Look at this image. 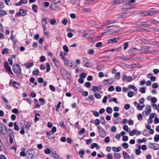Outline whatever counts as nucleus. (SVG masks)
Wrapping results in <instances>:
<instances>
[{
  "label": "nucleus",
  "instance_id": "obj_48",
  "mask_svg": "<svg viewBox=\"0 0 159 159\" xmlns=\"http://www.w3.org/2000/svg\"><path fill=\"white\" fill-rule=\"evenodd\" d=\"M120 73L119 72H117L115 75V77L117 79H119L120 78Z\"/></svg>",
  "mask_w": 159,
  "mask_h": 159
},
{
  "label": "nucleus",
  "instance_id": "obj_59",
  "mask_svg": "<svg viewBox=\"0 0 159 159\" xmlns=\"http://www.w3.org/2000/svg\"><path fill=\"white\" fill-rule=\"evenodd\" d=\"M124 107H125V108L126 110H127L129 109V108L130 107V106L129 104H125Z\"/></svg>",
  "mask_w": 159,
  "mask_h": 159
},
{
  "label": "nucleus",
  "instance_id": "obj_11",
  "mask_svg": "<svg viewBox=\"0 0 159 159\" xmlns=\"http://www.w3.org/2000/svg\"><path fill=\"white\" fill-rule=\"evenodd\" d=\"M19 11L20 12V14L22 16H24L26 14V11L24 9H20Z\"/></svg>",
  "mask_w": 159,
  "mask_h": 159
},
{
  "label": "nucleus",
  "instance_id": "obj_22",
  "mask_svg": "<svg viewBox=\"0 0 159 159\" xmlns=\"http://www.w3.org/2000/svg\"><path fill=\"white\" fill-rule=\"evenodd\" d=\"M7 14V13L4 11L0 9V16H3Z\"/></svg>",
  "mask_w": 159,
  "mask_h": 159
},
{
  "label": "nucleus",
  "instance_id": "obj_25",
  "mask_svg": "<svg viewBox=\"0 0 159 159\" xmlns=\"http://www.w3.org/2000/svg\"><path fill=\"white\" fill-rule=\"evenodd\" d=\"M114 157L116 158L120 159L121 157V155L120 153H114Z\"/></svg>",
  "mask_w": 159,
  "mask_h": 159
},
{
  "label": "nucleus",
  "instance_id": "obj_58",
  "mask_svg": "<svg viewBox=\"0 0 159 159\" xmlns=\"http://www.w3.org/2000/svg\"><path fill=\"white\" fill-rule=\"evenodd\" d=\"M104 140L105 143H108L110 141V138L109 137H107Z\"/></svg>",
  "mask_w": 159,
  "mask_h": 159
},
{
  "label": "nucleus",
  "instance_id": "obj_55",
  "mask_svg": "<svg viewBox=\"0 0 159 159\" xmlns=\"http://www.w3.org/2000/svg\"><path fill=\"white\" fill-rule=\"evenodd\" d=\"M44 152L46 154H49L51 152V151L49 148H47L45 150Z\"/></svg>",
  "mask_w": 159,
  "mask_h": 159
},
{
  "label": "nucleus",
  "instance_id": "obj_53",
  "mask_svg": "<svg viewBox=\"0 0 159 159\" xmlns=\"http://www.w3.org/2000/svg\"><path fill=\"white\" fill-rule=\"evenodd\" d=\"M92 112H93V115L95 116L98 117L99 116V114L97 111H92Z\"/></svg>",
  "mask_w": 159,
  "mask_h": 159
},
{
  "label": "nucleus",
  "instance_id": "obj_19",
  "mask_svg": "<svg viewBox=\"0 0 159 159\" xmlns=\"http://www.w3.org/2000/svg\"><path fill=\"white\" fill-rule=\"evenodd\" d=\"M94 91V92L95 93V97L97 99H100L101 98V96L99 94L96 93V91H98V90H93Z\"/></svg>",
  "mask_w": 159,
  "mask_h": 159
},
{
  "label": "nucleus",
  "instance_id": "obj_50",
  "mask_svg": "<svg viewBox=\"0 0 159 159\" xmlns=\"http://www.w3.org/2000/svg\"><path fill=\"white\" fill-rule=\"evenodd\" d=\"M107 156L108 159H113L112 157V154L111 153H109L107 154Z\"/></svg>",
  "mask_w": 159,
  "mask_h": 159
},
{
  "label": "nucleus",
  "instance_id": "obj_54",
  "mask_svg": "<svg viewBox=\"0 0 159 159\" xmlns=\"http://www.w3.org/2000/svg\"><path fill=\"white\" fill-rule=\"evenodd\" d=\"M150 79L151 81L154 82L156 80V78L155 76H151Z\"/></svg>",
  "mask_w": 159,
  "mask_h": 159
},
{
  "label": "nucleus",
  "instance_id": "obj_30",
  "mask_svg": "<svg viewBox=\"0 0 159 159\" xmlns=\"http://www.w3.org/2000/svg\"><path fill=\"white\" fill-rule=\"evenodd\" d=\"M128 89H137V88L134 85L130 84L129 85L128 87Z\"/></svg>",
  "mask_w": 159,
  "mask_h": 159
},
{
  "label": "nucleus",
  "instance_id": "obj_60",
  "mask_svg": "<svg viewBox=\"0 0 159 159\" xmlns=\"http://www.w3.org/2000/svg\"><path fill=\"white\" fill-rule=\"evenodd\" d=\"M94 123L96 125H98L100 124V121L98 119H96L95 120Z\"/></svg>",
  "mask_w": 159,
  "mask_h": 159
},
{
  "label": "nucleus",
  "instance_id": "obj_42",
  "mask_svg": "<svg viewBox=\"0 0 159 159\" xmlns=\"http://www.w3.org/2000/svg\"><path fill=\"white\" fill-rule=\"evenodd\" d=\"M86 76V74L85 73H83L80 75V77L81 78H84Z\"/></svg>",
  "mask_w": 159,
  "mask_h": 159
},
{
  "label": "nucleus",
  "instance_id": "obj_33",
  "mask_svg": "<svg viewBox=\"0 0 159 159\" xmlns=\"http://www.w3.org/2000/svg\"><path fill=\"white\" fill-rule=\"evenodd\" d=\"M16 122H15L14 123V129L16 130L17 131H18L19 130L20 128H19V127L16 124Z\"/></svg>",
  "mask_w": 159,
  "mask_h": 159
},
{
  "label": "nucleus",
  "instance_id": "obj_62",
  "mask_svg": "<svg viewBox=\"0 0 159 159\" xmlns=\"http://www.w3.org/2000/svg\"><path fill=\"white\" fill-rule=\"evenodd\" d=\"M66 72V70L64 69H61V74L62 75H64V72Z\"/></svg>",
  "mask_w": 159,
  "mask_h": 159
},
{
  "label": "nucleus",
  "instance_id": "obj_63",
  "mask_svg": "<svg viewBox=\"0 0 159 159\" xmlns=\"http://www.w3.org/2000/svg\"><path fill=\"white\" fill-rule=\"evenodd\" d=\"M123 129L126 131H128V127L126 125H125L123 126Z\"/></svg>",
  "mask_w": 159,
  "mask_h": 159
},
{
  "label": "nucleus",
  "instance_id": "obj_20",
  "mask_svg": "<svg viewBox=\"0 0 159 159\" xmlns=\"http://www.w3.org/2000/svg\"><path fill=\"white\" fill-rule=\"evenodd\" d=\"M38 7L35 4H33L32 6V9L35 12H36L37 11Z\"/></svg>",
  "mask_w": 159,
  "mask_h": 159
},
{
  "label": "nucleus",
  "instance_id": "obj_21",
  "mask_svg": "<svg viewBox=\"0 0 159 159\" xmlns=\"http://www.w3.org/2000/svg\"><path fill=\"white\" fill-rule=\"evenodd\" d=\"M13 85L15 87L16 89H19L20 86V83L16 82H14Z\"/></svg>",
  "mask_w": 159,
  "mask_h": 159
},
{
  "label": "nucleus",
  "instance_id": "obj_52",
  "mask_svg": "<svg viewBox=\"0 0 159 159\" xmlns=\"http://www.w3.org/2000/svg\"><path fill=\"white\" fill-rule=\"evenodd\" d=\"M12 112L15 114L18 113V110L17 108L13 109L12 110Z\"/></svg>",
  "mask_w": 159,
  "mask_h": 159
},
{
  "label": "nucleus",
  "instance_id": "obj_27",
  "mask_svg": "<svg viewBox=\"0 0 159 159\" xmlns=\"http://www.w3.org/2000/svg\"><path fill=\"white\" fill-rule=\"evenodd\" d=\"M136 93H133L132 91H129L128 93V95L129 97H131L133 96V95H135Z\"/></svg>",
  "mask_w": 159,
  "mask_h": 159
},
{
  "label": "nucleus",
  "instance_id": "obj_23",
  "mask_svg": "<svg viewBox=\"0 0 159 159\" xmlns=\"http://www.w3.org/2000/svg\"><path fill=\"white\" fill-rule=\"evenodd\" d=\"M113 110L110 107H108L106 109V111L109 114H111Z\"/></svg>",
  "mask_w": 159,
  "mask_h": 159
},
{
  "label": "nucleus",
  "instance_id": "obj_24",
  "mask_svg": "<svg viewBox=\"0 0 159 159\" xmlns=\"http://www.w3.org/2000/svg\"><path fill=\"white\" fill-rule=\"evenodd\" d=\"M49 19L47 18H44L42 20V23H44V25H46L49 21Z\"/></svg>",
  "mask_w": 159,
  "mask_h": 159
},
{
  "label": "nucleus",
  "instance_id": "obj_47",
  "mask_svg": "<svg viewBox=\"0 0 159 159\" xmlns=\"http://www.w3.org/2000/svg\"><path fill=\"white\" fill-rule=\"evenodd\" d=\"M67 19L66 18L64 19L62 21V23L65 25H66L67 22Z\"/></svg>",
  "mask_w": 159,
  "mask_h": 159
},
{
  "label": "nucleus",
  "instance_id": "obj_4",
  "mask_svg": "<svg viewBox=\"0 0 159 159\" xmlns=\"http://www.w3.org/2000/svg\"><path fill=\"white\" fill-rule=\"evenodd\" d=\"M149 145L151 148H152L155 150H157L159 148L158 144L156 143H150Z\"/></svg>",
  "mask_w": 159,
  "mask_h": 159
},
{
  "label": "nucleus",
  "instance_id": "obj_1",
  "mask_svg": "<svg viewBox=\"0 0 159 159\" xmlns=\"http://www.w3.org/2000/svg\"><path fill=\"white\" fill-rule=\"evenodd\" d=\"M14 71L16 73H18L21 72V68L18 64H15L14 65Z\"/></svg>",
  "mask_w": 159,
  "mask_h": 159
},
{
  "label": "nucleus",
  "instance_id": "obj_13",
  "mask_svg": "<svg viewBox=\"0 0 159 159\" xmlns=\"http://www.w3.org/2000/svg\"><path fill=\"white\" fill-rule=\"evenodd\" d=\"M123 153L125 159H130L129 155L125 151H123Z\"/></svg>",
  "mask_w": 159,
  "mask_h": 159
},
{
  "label": "nucleus",
  "instance_id": "obj_12",
  "mask_svg": "<svg viewBox=\"0 0 159 159\" xmlns=\"http://www.w3.org/2000/svg\"><path fill=\"white\" fill-rule=\"evenodd\" d=\"M79 154L80 157L83 158L84 157V155L85 153V151L84 150L82 149L78 152Z\"/></svg>",
  "mask_w": 159,
  "mask_h": 159
},
{
  "label": "nucleus",
  "instance_id": "obj_36",
  "mask_svg": "<svg viewBox=\"0 0 159 159\" xmlns=\"http://www.w3.org/2000/svg\"><path fill=\"white\" fill-rule=\"evenodd\" d=\"M2 53L3 54H4L5 53H8V49L7 48L4 49L2 51Z\"/></svg>",
  "mask_w": 159,
  "mask_h": 159
},
{
  "label": "nucleus",
  "instance_id": "obj_51",
  "mask_svg": "<svg viewBox=\"0 0 159 159\" xmlns=\"http://www.w3.org/2000/svg\"><path fill=\"white\" fill-rule=\"evenodd\" d=\"M144 106V105L139 104V106H138V108L139 109V110H142Z\"/></svg>",
  "mask_w": 159,
  "mask_h": 159
},
{
  "label": "nucleus",
  "instance_id": "obj_15",
  "mask_svg": "<svg viewBox=\"0 0 159 159\" xmlns=\"http://www.w3.org/2000/svg\"><path fill=\"white\" fill-rule=\"evenodd\" d=\"M51 156L55 159H59V156L56 153H52L51 154Z\"/></svg>",
  "mask_w": 159,
  "mask_h": 159
},
{
  "label": "nucleus",
  "instance_id": "obj_18",
  "mask_svg": "<svg viewBox=\"0 0 159 159\" xmlns=\"http://www.w3.org/2000/svg\"><path fill=\"white\" fill-rule=\"evenodd\" d=\"M103 88V87L100 85L98 86H93L92 89H101Z\"/></svg>",
  "mask_w": 159,
  "mask_h": 159
},
{
  "label": "nucleus",
  "instance_id": "obj_14",
  "mask_svg": "<svg viewBox=\"0 0 159 159\" xmlns=\"http://www.w3.org/2000/svg\"><path fill=\"white\" fill-rule=\"evenodd\" d=\"M116 20L107 21L106 22H105L104 23V25H110L111 24L114 23L116 22Z\"/></svg>",
  "mask_w": 159,
  "mask_h": 159
},
{
  "label": "nucleus",
  "instance_id": "obj_56",
  "mask_svg": "<svg viewBox=\"0 0 159 159\" xmlns=\"http://www.w3.org/2000/svg\"><path fill=\"white\" fill-rule=\"evenodd\" d=\"M8 61L10 65H12V57H10L8 59Z\"/></svg>",
  "mask_w": 159,
  "mask_h": 159
},
{
  "label": "nucleus",
  "instance_id": "obj_31",
  "mask_svg": "<svg viewBox=\"0 0 159 159\" xmlns=\"http://www.w3.org/2000/svg\"><path fill=\"white\" fill-rule=\"evenodd\" d=\"M116 59H121L123 61H125L126 60H128V59H127L125 57H122L121 56H118L117 57H116Z\"/></svg>",
  "mask_w": 159,
  "mask_h": 159
},
{
  "label": "nucleus",
  "instance_id": "obj_26",
  "mask_svg": "<svg viewBox=\"0 0 159 159\" xmlns=\"http://www.w3.org/2000/svg\"><path fill=\"white\" fill-rule=\"evenodd\" d=\"M154 140L155 142H157L159 140V135L156 134L155 135Z\"/></svg>",
  "mask_w": 159,
  "mask_h": 159
},
{
  "label": "nucleus",
  "instance_id": "obj_40",
  "mask_svg": "<svg viewBox=\"0 0 159 159\" xmlns=\"http://www.w3.org/2000/svg\"><path fill=\"white\" fill-rule=\"evenodd\" d=\"M121 146H123L125 148H127L129 147V145L128 144L126 143H122Z\"/></svg>",
  "mask_w": 159,
  "mask_h": 159
},
{
  "label": "nucleus",
  "instance_id": "obj_64",
  "mask_svg": "<svg viewBox=\"0 0 159 159\" xmlns=\"http://www.w3.org/2000/svg\"><path fill=\"white\" fill-rule=\"evenodd\" d=\"M153 72L155 74H157L159 73V70L155 69L153 70Z\"/></svg>",
  "mask_w": 159,
  "mask_h": 159
},
{
  "label": "nucleus",
  "instance_id": "obj_28",
  "mask_svg": "<svg viewBox=\"0 0 159 159\" xmlns=\"http://www.w3.org/2000/svg\"><path fill=\"white\" fill-rule=\"evenodd\" d=\"M84 66L87 67H90L92 66V65L90 62H86Z\"/></svg>",
  "mask_w": 159,
  "mask_h": 159
},
{
  "label": "nucleus",
  "instance_id": "obj_5",
  "mask_svg": "<svg viewBox=\"0 0 159 159\" xmlns=\"http://www.w3.org/2000/svg\"><path fill=\"white\" fill-rule=\"evenodd\" d=\"M123 81H124L125 80L127 81L128 82H130L132 80V78L131 76H128L126 75H124L122 77Z\"/></svg>",
  "mask_w": 159,
  "mask_h": 159
},
{
  "label": "nucleus",
  "instance_id": "obj_3",
  "mask_svg": "<svg viewBox=\"0 0 159 159\" xmlns=\"http://www.w3.org/2000/svg\"><path fill=\"white\" fill-rule=\"evenodd\" d=\"M98 131L101 137L104 138L106 136V132L101 127L100 130Z\"/></svg>",
  "mask_w": 159,
  "mask_h": 159
},
{
  "label": "nucleus",
  "instance_id": "obj_29",
  "mask_svg": "<svg viewBox=\"0 0 159 159\" xmlns=\"http://www.w3.org/2000/svg\"><path fill=\"white\" fill-rule=\"evenodd\" d=\"M147 141L146 138H143L142 140H141L140 139H139L137 140V142L138 143H140L143 142H146Z\"/></svg>",
  "mask_w": 159,
  "mask_h": 159
},
{
  "label": "nucleus",
  "instance_id": "obj_61",
  "mask_svg": "<svg viewBox=\"0 0 159 159\" xmlns=\"http://www.w3.org/2000/svg\"><path fill=\"white\" fill-rule=\"evenodd\" d=\"M138 119L139 120L141 121L143 119V117L142 114H139L138 116Z\"/></svg>",
  "mask_w": 159,
  "mask_h": 159
},
{
  "label": "nucleus",
  "instance_id": "obj_41",
  "mask_svg": "<svg viewBox=\"0 0 159 159\" xmlns=\"http://www.w3.org/2000/svg\"><path fill=\"white\" fill-rule=\"evenodd\" d=\"M85 129L84 128H82L79 132V135L82 134L85 132Z\"/></svg>",
  "mask_w": 159,
  "mask_h": 159
},
{
  "label": "nucleus",
  "instance_id": "obj_6",
  "mask_svg": "<svg viewBox=\"0 0 159 159\" xmlns=\"http://www.w3.org/2000/svg\"><path fill=\"white\" fill-rule=\"evenodd\" d=\"M4 67L6 70V71L8 72V71H11V67L8 65V62L6 61L4 63Z\"/></svg>",
  "mask_w": 159,
  "mask_h": 159
},
{
  "label": "nucleus",
  "instance_id": "obj_34",
  "mask_svg": "<svg viewBox=\"0 0 159 159\" xmlns=\"http://www.w3.org/2000/svg\"><path fill=\"white\" fill-rule=\"evenodd\" d=\"M46 60V58L43 56H41L40 57V61L41 62H43Z\"/></svg>",
  "mask_w": 159,
  "mask_h": 159
},
{
  "label": "nucleus",
  "instance_id": "obj_57",
  "mask_svg": "<svg viewBox=\"0 0 159 159\" xmlns=\"http://www.w3.org/2000/svg\"><path fill=\"white\" fill-rule=\"evenodd\" d=\"M116 129H117L116 126H113L111 128V130L112 132H115L116 131Z\"/></svg>",
  "mask_w": 159,
  "mask_h": 159
},
{
  "label": "nucleus",
  "instance_id": "obj_17",
  "mask_svg": "<svg viewBox=\"0 0 159 159\" xmlns=\"http://www.w3.org/2000/svg\"><path fill=\"white\" fill-rule=\"evenodd\" d=\"M112 150L116 152H119L121 150V148L120 147H118L117 148L116 147H113L112 148Z\"/></svg>",
  "mask_w": 159,
  "mask_h": 159
},
{
  "label": "nucleus",
  "instance_id": "obj_44",
  "mask_svg": "<svg viewBox=\"0 0 159 159\" xmlns=\"http://www.w3.org/2000/svg\"><path fill=\"white\" fill-rule=\"evenodd\" d=\"M109 28H108L107 26V29L103 30V32H102V33L105 34L109 32V31L110 30V29H109Z\"/></svg>",
  "mask_w": 159,
  "mask_h": 159
},
{
  "label": "nucleus",
  "instance_id": "obj_32",
  "mask_svg": "<svg viewBox=\"0 0 159 159\" xmlns=\"http://www.w3.org/2000/svg\"><path fill=\"white\" fill-rule=\"evenodd\" d=\"M39 72V70L38 69H37L36 70H34L33 71V74L36 75H38Z\"/></svg>",
  "mask_w": 159,
  "mask_h": 159
},
{
  "label": "nucleus",
  "instance_id": "obj_7",
  "mask_svg": "<svg viewBox=\"0 0 159 159\" xmlns=\"http://www.w3.org/2000/svg\"><path fill=\"white\" fill-rule=\"evenodd\" d=\"M34 63L33 62H28L24 64V65L27 69H29L34 66Z\"/></svg>",
  "mask_w": 159,
  "mask_h": 159
},
{
  "label": "nucleus",
  "instance_id": "obj_16",
  "mask_svg": "<svg viewBox=\"0 0 159 159\" xmlns=\"http://www.w3.org/2000/svg\"><path fill=\"white\" fill-rule=\"evenodd\" d=\"M11 133L9 134L10 140L9 142L11 144H12L13 142V139L11 137V135H13L12 130H11Z\"/></svg>",
  "mask_w": 159,
  "mask_h": 159
},
{
  "label": "nucleus",
  "instance_id": "obj_49",
  "mask_svg": "<svg viewBox=\"0 0 159 159\" xmlns=\"http://www.w3.org/2000/svg\"><path fill=\"white\" fill-rule=\"evenodd\" d=\"M50 22L51 24L52 25H54L56 23V21L54 19H51Z\"/></svg>",
  "mask_w": 159,
  "mask_h": 159
},
{
  "label": "nucleus",
  "instance_id": "obj_9",
  "mask_svg": "<svg viewBox=\"0 0 159 159\" xmlns=\"http://www.w3.org/2000/svg\"><path fill=\"white\" fill-rule=\"evenodd\" d=\"M113 82L112 80L111 79H107L103 81V84L105 85H107L108 84L112 83Z\"/></svg>",
  "mask_w": 159,
  "mask_h": 159
},
{
  "label": "nucleus",
  "instance_id": "obj_10",
  "mask_svg": "<svg viewBox=\"0 0 159 159\" xmlns=\"http://www.w3.org/2000/svg\"><path fill=\"white\" fill-rule=\"evenodd\" d=\"M117 39L116 38H114L108 40V43H113L117 42Z\"/></svg>",
  "mask_w": 159,
  "mask_h": 159
},
{
  "label": "nucleus",
  "instance_id": "obj_43",
  "mask_svg": "<svg viewBox=\"0 0 159 159\" xmlns=\"http://www.w3.org/2000/svg\"><path fill=\"white\" fill-rule=\"evenodd\" d=\"M47 67L46 68V71L47 72H48L50 70V66L49 64L48 63H47Z\"/></svg>",
  "mask_w": 159,
  "mask_h": 159
},
{
  "label": "nucleus",
  "instance_id": "obj_46",
  "mask_svg": "<svg viewBox=\"0 0 159 159\" xmlns=\"http://www.w3.org/2000/svg\"><path fill=\"white\" fill-rule=\"evenodd\" d=\"M85 86L88 88H89L91 85V84L89 82H86L84 84Z\"/></svg>",
  "mask_w": 159,
  "mask_h": 159
},
{
  "label": "nucleus",
  "instance_id": "obj_45",
  "mask_svg": "<svg viewBox=\"0 0 159 159\" xmlns=\"http://www.w3.org/2000/svg\"><path fill=\"white\" fill-rule=\"evenodd\" d=\"M136 133L135 129H133L132 131L129 133V135L130 136H133Z\"/></svg>",
  "mask_w": 159,
  "mask_h": 159
},
{
  "label": "nucleus",
  "instance_id": "obj_38",
  "mask_svg": "<svg viewBox=\"0 0 159 159\" xmlns=\"http://www.w3.org/2000/svg\"><path fill=\"white\" fill-rule=\"evenodd\" d=\"M145 84H146V81L145 80H142L140 82V85L141 86H143Z\"/></svg>",
  "mask_w": 159,
  "mask_h": 159
},
{
  "label": "nucleus",
  "instance_id": "obj_8",
  "mask_svg": "<svg viewBox=\"0 0 159 159\" xmlns=\"http://www.w3.org/2000/svg\"><path fill=\"white\" fill-rule=\"evenodd\" d=\"M27 156H29L31 158L33 156V151L32 149L28 150L27 152Z\"/></svg>",
  "mask_w": 159,
  "mask_h": 159
},
{
  "label": "nucleus",
  "instance_id": "obj_37",
  "mask_svg": "<svg viewBox=\"0 0 159 159\" xmlns=\"http://www.w3.org/2000/svg\"><path fill=\"white\" fill-rule=\"evenodd\" d=\"M129 45V44L128 42H126L124 43V47L123 48V49L124 50H125L127 48Z\"/></svg>",
  "mask_w": 159,
  "mask_h": 159
},
{
  "label": "nucleus",
  "instance_id": "obj_39",
  "mask_svg": "<svg viewBox=\"0 0 159 159\" xmlns=\"http://www.w3.org/2000/svg\"><path fill=\"white\" fill-rule=\"evenodd\" d=\"M152 87L153 89H156L158 87V84L157 83H155L152 84Z\"/></svg>",
  "mask_w": 159,
  "mask_h": 159
},
{
  "label": "nucleus",
  "instance_id": "obj_35",
  "mask_svg": "<svg viewBox=\"0 0 159 159\" xmlns=\"http://www.w3.org/2000/svg\"><path fill=\"white\" fill-rule=\"evenodd\" d=\"M63 48L64 50L67 52H68L69 51L68 47L66 45H65L63 46Z\"/></svg>",
  "mask_w": 159,
  "mask_h": 159
},
{
  "label": "nucleus",
  "instance_id": "obj_2",
  "mask_svg": "<svg viewBox=\"0 0 159 159\" xmlns=\"http://www.w3.org/2000/svg\"><path fill=\"white\" fill-rule=\"evenodd\" d=\"M0 130L3 135L6 134L7 127L2 123H0Z\"/></svg>",
  "mask_w": 159,
  "mask_h": 159
}]
</instances>
